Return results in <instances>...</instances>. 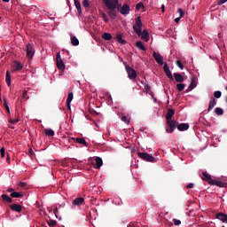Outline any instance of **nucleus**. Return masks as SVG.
Masks as SVG:
<instances>
[{"instance_id": "f257e3e1", "label": "nucleus", "mask_w": 227, "mask_h": 227, "mask_svg": "<svg viewBox=\"0 0 227 227\" xmlns=\"http://www.w3.org/2000/svg\"><path fill=\"white\" fill-rule=\"evenodd\" d=\"M105 6L107 8V15L110 17L113 20H116L117 12L116 8L118 9V4L113 2V0H103Z\"/></svg>"}, {"instance_id": "f03ea898", "label": "nucleus", "mask_w": 227, "mask_h": 227, "mask_svg": "<svg viewBox=\"0 0 227 227\" xmlns=\"http://www.w3.org/2000/svg\"><path fill=\"white\" fill-rule=\"evenodd\" d=\"M143 22L141 21L140 16L136 19V25L133 27L135 33L137 36H141V30H143Z\"/></svg>"}, {"instance_id": "7ed1b4c3", "label": "nucleus", "mask_w": 227, "mask_h": 227, "mask_svg": "<svg viewBox=\"0 0 227 227\" xmlns=\"http://www.w3.org/2000/svg\"><path fill=\"white\" fill-rule=\"evenodd\" d=\"M126 72L128 74L129 79L131 81L136 80V77H137V73L136 72V69L130 67V66L126 65L125 66Z\"/></svg>"}, {"instance_id": "20e7f679", "label": "nucleus", "mask_w": 227, "mask_h": 227, "mask_svg": "<svg viewBox=\"0 0 227 227\" xmlns=\"http://www.w3.org/2000/svg\"><path fill=\"white\" fill-rule=\"evenodd\" d=\"M138 157L145 160L146 162H155L156 159L152 154H148V153H138Z\"/></svg>"}, {"instance_id": "39448f33", "label": "nucleus", "mask_w": 227, "mask_h": 227, "mask_svg": "<svg viewBox=\"0 0 227 227\" xmlns=\"http://www.w3.org/2000/svg\"><path fill=\"white\" fill-rule=\"evenodd\" d=\"M167 124H168V127L167 129V132L168 134H173V132H175V129H176V126L178 125V121L168 120V121H167Z\"/></svg>"}, {"instance_id": "423d86ee", "label": "nucleus", "mask_w": 227, "mask_h": 227, "mask_svg": "<svg viewBox=\"0 0 227 227\" xmlns=\"http://www.w3.org/2000/svg\"><path fill=\"white\" fill-rule=\"evenodd\" d=\"M121 5H120V3L118 2L117 10L121 15H129V13H130V6L129 4H124L121 8Z\"/></svg>"}, {"instance_id": "0eeeda50", "label": "nucleus", "mask_w": 227, "mask_h": 227, "mask_svg": "<svg viewBox=\"0 0 227 227\" xmlns=\"http://www.w3.org/2000/svg\"><path fill=\"white\" fill-rule=\"evenodd\" d=\"M56 63L59 70H61V72H65V62H63V59H61V54L59 52L57 53Z\"/></svg>"}, {"instance_id": "6e6552de", "label": "nucleus", "mask_w": 227, "mask_h": 227, "mask_svg": "<svg viewBox=\"0 0 227 227\" xmlns=\"http://www.w3.org/2000/svg\"><path fill=\"white\" fill-rule=\"evenodd\" d=\"M26 52H27V58H28V59H33V57L35 56V47H33V44L31 43L27 44Z\"/></svg>"}, {"instance_id": "1a4fd4ad", "label": "nucleus", "mask_w": 227, "mask_h": 227, "mask_svg": "<svg viewBox=\"0 0 227 227\" xmlns=\"http://www.w3.org/2000/svg\"><path fill=\"white\" fill-rule=\"evenodd\" d=\"M153 57L154 58V59L158 63V65H160V67H162V65H164V57H162V55H160V53H159L157 51H153Z\"/></svg>"}, {"instance_id": "9d476101", "label": "nucleus", "mask_w": 227, "mask_h": 227, "mask_svg": "<svg viewBox=\"0 0 227 227\" xmlns=\"http://www.w3.org/2000/svg\"><path fill=\"white\" fill-rule=\"evenodd\" d=\"M163 70L167 75V77L170 80V81H173V74H171V70H169V66H168V63H165L164 64V67H163Z\"/></svg>"}, {"instance_id": "9b49d317", "label": "nucleus", "mask_w": 227, "mask_h": 227, "mask_svg": "<svg viewBox=\"0 0 227 227\" xmlns=\"http://www.w3.org/2000/svg\"><path fill=\"white\" fill-rule=\"evenodd\" d=\"M12 67L14 68L13 72H20V70H22V68H24V66L22 64H20V62H19V61H14L12 64Z\"/></svg>"}, {"instance_id": "f8f14e48", "label": "nucleus", "mask_w": 227, "mask_h": 227, "mask_svg": "<svg viewBox=\"0 0 227 227\" xmlns=\"http://www.w3.org/2000/svg\"><path fill=\"white\" fill-rule=\"evenodd\" d=\"M141 39L145 40V42H149L150 41V34H148V30H141Z\"/></svg>"}, {"instance_id": "ddd939ff", "label": "nucleus", "mask_w": 227, "mask_h": 227, "mask_svg": "<svg viewBox=\"0 0 227 227\" xmlns=\"http://www.w3.org/2000/svg\"><path fill=\"white\" fill-rule=\"evenodd\" d=\"M210 185H216V187H225L226 183L221 181V180H217V179H213V181H211V184Z\"/></svg>"}, {"instance_id": "4468645a", "label": "nucleus", "mask_w": 227, "mask_h": 227, "mask_svg": "<svg viewBox=\"0 0 227 227\" xmlns=\"http://www.w3.org/2000/svg\"><path fill=\"white\" fill-rule=\"evenodd\" d=\"M10 208L11 210H12V212H22V206H20V204H12L10 205Z\"/></svg>"}, {"instance_id": "2eb2a0df", "label": "nucleus", "mask_w": 227, "mask_h": 227, "mask_svg": "<svg viewBox=\"0 0 227 227\" xmlns=\"http://www.w3.org/2000/svg\"><path fill=\"white\" fill-rule=\"evenodd\" d=\"M84 203V198L79 197L73 200V205L74 207H80V205H82Z\"/></svg>"}, {"instance_id": "dca6fc26", "label": "nucleus", "mask_w": 227, "mask_h": 227, "mask_svg": "<svg viewBox=\"0 0 227 227\" xmlns=\"http://www.w3.org/2000/svg\"><path fill=\"white\" fill-rule=\"evenodd\" d=\"M72 139L74 141V143L83 145V146H88V143H86V140L83 137H73Z\"/></svg>"}, {"instance_id": "f3484780", "label": "nucleus", "mask_w": 227, "mask_h": 227, "mask_svg": "<svg viewBox=\"0 0 227 227\" xmlns=\"http://www.w3.org/2000/svg\"><path fill=\"white\" fill-rule=\"evenodd\" d=\"M202 175L204 176L202 178V180H205V182H207V184H209V185H210L214 180V179H212V176L209 174H207V172H202Z\"/></svg>"}, {"instance_id": "a211bd4d", "label": "nucleus", "mask_w": 227, "mask_h": 227, "mask_svg": "<svg viewBox=\"0 0 227 227\" xmlns=\"http://www.w3.org/2000/svg\"><path fill=\"white\" fill-rule=\"evenodd\" d=\"M217 106V101H215V98H212L209 101L208 108H207V113H210L214 107Z\"/></svg>"}, {"instance_id": "6ab92c4d", "label": "nucleus", "mask_w": 227, "mask_h": 227, "mask_svg": "<svg viewBox=\"0 0 227 227\" xmlns=\"http://www.w3.org/2000/svg\"><path fill=\"white\" fill-rule=\"evenodd\" d=\"M216 219H219V221H222V223H227V215L224 213L216 214Z\"/></svg>"}, {"instance_id": "aec40b11", "label": "nucleus", "mask_w": 227, "mask_h": 227, "mask_svg": "<svg viewBox=\"0 0 227 227\" xmlns=\"http://www.w3.org/2000/svg\"><path fill=\"white\" fill-rule=\"evenodd\" d=\"M177 130L184 132V130H189V123H181L177 125Z\"/></svg>"}, {"instance_id": "412c9836", "label": "nucleus", "mask_w": 227, "mask_h": 227, "mask_svg": "<svg viewBox=\"0 0 227 227\" xmlns=\"http://www.w3.org/2000/svg\"><path fill=\"white\" fill-rule=\"evenodd\" d=\"M173 116H175V110H173L172 108H168L166 114V120L169 121L171 120V118H173Z\"/></svg>"}, {"instance_id": "4be33fe9", "label": "nucleus", "mask_w": 227, "mask_h": 227, "mask_svg": "<svg viewBox=\"0 0 227 227\" xmlns=\"http://www.w3.org/2000/svg\"><path fill=\"white\" fill-rule=\"evenodd\" d=\"M4 203H13V200L8 194H2Z\"/></svg>"}, {"instance_id": "5701e85b", "label": "nucleus", "mask_w": 227, "mask_h": 227, "mask_svg": "<svg viewBox=\"0 0 227 227\" xmlns=\"http://www.w3.org/2000/svg\"><path fill=\"white\" fill-rule=\"evenodd\" d=\"M196 88V80L192 79L191 82V84L186 89V93H189V91H192Z\"/></svg>"}, {"instance_id": "b1692460", "label": "nucleus", "mask_w": 227, "mask_h": 227, "mask_svg": "<svg viewBox=\"0 0 227 227\" xmlns=\"http://www.w3.org/2000/svg\"><path fill=\"white\" fill-rule=\"evenodd\" d=\"M174 78L176 82H184V77L179 73H174Z\"/></svg>"}, {"instance_id": "393cba45", "label": "nucleus", "mask_w": 227, "mask_h": 227, "mask_svg": "<svg viewBox=\"0 0 227 227\" xmlns=\"http://www.w3.org/2000/svg\"><path fill=\"white\" fill-rule=\"evenodd\" d=\"M116 41L118 42V43H121V45H125V43H127V41L123 40L121 34L116 35Z\"/></svg>"}, {"instance_id": "a878e982", "label": "nucleus", "mask_w": 227, "mask_h": 227, "mask_svg": "<svg viewBox=\"0 0 227 227\" xmlns=\"http://www.w3.org/2000/svg\"><path fill=\"white\" fill-rule=\"evenodd\" d=\"M5 82L8 88H10L12 86V76L10 74V71L6 72Z\"/></svg>"}, {"instance_id": "bb28decb", "label": "nucleus", "mask_w": 227, "mask_h": 227, "mask_svg": "<svg viewBox=\"0 0 227 227\" xmlns=\"http://www.w3.org/2000/svg\"><path fill=\"white\" fill-rule=\"evenodd\" d=\"M95 160H96V168H97V169H100V168H102V164H104V161H102V158H100V157H97L96 159H95Z\"/></svg>"}, {"instance_id": "cd10ccee", "label": "nucleus", "mask_w": 227, "mask_h": 227, "mask_svg": "<svg viewBox=\"0 0 227 227\" xmlns=\"http://www.w3.org/2000/svg\"><path fill=\"white\" fill-rule=\"evenodd\" d=\"M11 198H24V193L13 192L11 193Z\"/></svg>"}, {"instance_id": "c85d7f7f", "label": "nucleus", "mask_w": 227, "mask_h": 227, "mask_svg": "<svg viewBox=\"0 0 227 227\" xmlns=\"http://www.w3.org/2000/svg\"><path fill=\"white\" fill-rule=\"evenodd\" d=\"M136 47H137V49H139L140 51H146V47H145V45H143V42H141V41H137L136 43Z\"/></svg>"}, {"instance_id": "c756f323", "label": "nucleus", "mask_w": 227, "mask_h": 227, "mask_svg": "<svg viewBox=\"0 0 227 227\" xmlns=\"http://www.w3.org/2000/svg\"><path fill=\"white\" fill-rule=\"evenodd\" d=\"M44 133L46 136H48V137H54V130L51 129H45Z\"/></svg>"}, {"instance_id": "7c9ffc66", "label": "nucleus", "mask_w": 227, "mask_h": 227, "mask_svg": "<svg viewBox=\"0 0 227 227\" xmlns=\"http://www.w3.org/2000/svg\"><path fill=\"white\" fill-rule=\"evenodd\" d=\"M71 43H72V45H74V47H77V45H79V39H77L76 36H72V37H71Z\"/></svg>"}, {"instance_id": "2f4dec72", "label": "nucleus", "mask_w": 227, "mask_h": 227, "mask_svg": "<svg viewBox=\"0 0 227 227\" xmlns=\"http://www.w3.org/2000/svg\"><path fill=\"white\" fill-rule=\"evenodd\" d=\"M215 113L217 114V116H223V114H224V110H223L221 107H216L215 109Z\"/></svg>"}, {"instance_id": "473e14b6", "label": "nucleus", "mask_w": 227, "mask_h": 227, "mask_svg": "<svg viewBox=\"0 0 227 227\" xmlns=\"http://www.w3.org/2000/svg\"><path fill=\"white\" fill-rule=\"evenodd\" d=\"M102 39L106 41L113 40V35L109 33H105L102 35Z\"/></svg>"}, {"instance_id": "72a5a7b5", "label": "nucleus", "mask_w": 227, "mask_h": 227, "mask_svg": "<svg viewBox=\"0 0 227 227\" xmlns=\"http://www.w3.org/2000/svg\"><path fill=\"white\" fill-rule=\"evenodd\" d=\"M74 6H75L78 13H82L81 2H79V0H74Z\"/></svg>"}, {"instance_id": "f704fd0d", "label": "nucleus", "mask_w": 227, "mask_h": 227, "mask_svg": "<svg viewBox=\"0 0 227 227\" xmlns=\"http://www.w3.org/2000/svg\"><path fill=\"white\" fill-rule=\"evenodd\" d=\"M184 88H185V84H184V83L176 84V89L178 90V91H184Z\"/></svg>"}, {"instance_id": "c9c22d12", "label": "nucleus", "mask_w": 227, "mask_h": 227, "mask_svg": "<svg viewBox=\"0 0 227 227\" xmlns=\"http://www.w3.org/2000/svg\"><path fill=\"white\" fill-rule=\"evenodd\" d=\"M4 106L8 114H10V106H8V100H6V98H4Z\"/></svg>"}, {"instance_id": "e433bc0d", "label": "nucleus", "mask_w": 227, "mask_h": 227, "mask_svg": "<svg viewBox=\"0 0 227 227\" xmlns=\"http://www.w3.org/2000/svg\"><path fill=\"white\" fill-rule=\"evenodd\" d=\"M222 95H223V93L221 92V90H216L214 92L215 98H221Z\"/></svg>"}, {"instance_id": "4c0bfd02", "label": "nucleus", "mask_w": 227, "mask_h": 227, "mask_svg": "<svg viewBox=\"0 0 227 227\" xmlns=\"http://www.w3.org/2000/svg\"><path fill=\"white\" fill-rule=\"evenodd\" d=\"M56 224H58V222H56V220L48 221V226L50 227H54Z\"/></svg>"}, {"instance_id": "58836bf2", "label": "nucleus", "mask_w": 227, "mask_h": 227, "mask_svg": "<svg viewBox=\"0 0 227 227\" xmlns=\"http://www.w3.org/2000/svg\"><path fill=\"white\" fill-rule=\"evenodd\" d=\"M72 100H74V93L73 92H69L67 98V102H72Z\"/></svg>"}, {"instance_id": "ea45409f", "label": "nucleus", "mask_w": 227, "mask_h": 227, "mask_svg": "<svg viewBox=\"0 0 227 227\" xmlns=\"http://www.w3.org/2000/svg\"><path fill=\"white\" fill-rule=\"evenodd\" d=\"M176 67H178V68H180V70H184V64H182V61L180 60L176 61Z\"/></svg>"}, {"instance_id": "a19ab883", "label": "nucleus", "mask_w": 227, "mask_h": 227, "mask_svg": "<svg viewBox=\"0 0 227 227\" xmlns=\"http://www.w3.org/2000/svg\"><path fill=\"white\" fill-rule=\"evenodd\" d=\"M178 13H179V18L182 19V17H184V15H185V12L183 11L182 8H179L177 10Z\"/></svg>"}, {"instance_id": "79ce46f5", "label": "nucleus", "mask_w": 227, "mask_h": 227, "mask_svg": "<svg viewBox=\"0 0 227 227\" xmlns=\"http://www.w3.org/2000/svg\"><path fill=\"white\" fill-rule=\"evenodd\" d=\"M121 121H124V123H127V125H129V123H130V121L129 120V118H127V116L123 115L121 117Z\"/></svg>"}, {"instance_id": "37998d69", "label": "nucleus", "mask_w": 227, "mask_h": 227, "mask_svg": "<svg viewBox=\"0 0 227 227\" xmlns=\"http://www.w3.org/2000/svg\"><path fill=\"white\" fill-rule=\"evenodd\" d=\"M0 153H1L2 159H4V157H5V155H6V152H5V150H4V147H2V148L0 149Z\"/></svg>"}, {"instance_id": "c03bdc74", "label": "nucleus", "mask_w": 227, "mask_h": 227, "mask_svg": "<svg viewBox=\"0 0 227 227\" xmlns=\"http://www.w3.org/2000/svg\"><path fill=\"white\" fill-rule=\"evenodd\" d=\"M173 223H174L175 226H180L182 224V221H180L178 219H173Z\"/></svg>"}, {"instance_id": "a18cd8bd", "label": "nucleus", "mask_w": 227, "mask_h": 227, "mask_svg": "<svg viewBox=\"0 0 227 227\" xmlns=\"http://www.w3.org/2000/svg\"><path fill=\"white\" fill-rule=\"evenodd\" d=\"M19 187H22V189H27V184L24 182H20Z\"/></svg>"}, {"instance_id": "49530a36", "label": "nucleus", "mask_w": 227, "mask_h": 227, "mask_svg": "<svg viewBox=\"0 0 227 227\" xmlns=\"http://www.w3.org/2000/svg\"><path fill=\"white\" fill-rule=\"evenodd\" d=\"M101 16L105 22H109V18H107V15L105 12H102Z\"/></svg>"}, {"instance_id": "de8ad7c7", "label": "nucleus", "mask_w": 227, "mask_h": 227, "mask_svg": "<svg viewBox=\"0 0 227 227\" xmlns=\"http://www.w3.org/2000/svg\"><path fill=\"white\" fill-rule=\"evenodd\" d=\"M141 8H145V4H143V3H138L136 6L137 10H141Z\"/></svg>"}, {"instance_id": "09e8293b", "label": "nucleus", "mask_w": 227, "mask_h": 227, "mask_svg": "<svg viewBox=\"0 0 227 227\" xmlns=\"http://www.w3.org/2000/svg\"><path fill=\"white\" fill-rule=\"evenodd\" d=\"M82 6H84V8H88V6H90V2L88 0H83Z\"/></svg>"}, {"instance_id": "8fccbe9b", "label": "nucleus", "mask_w": 227, "mask_h": 227, "mask_svg": "<svg viewBox=\"0 0 227 227\" xmlns=\"http://www.w3.org/2000/svg\"><path fill=\"white\" fill-rule=\"evenodd\" d=\"M22 98L27 99L29 98V97H27V90L23 91Z\"/></svg>"}, {"instance_id": "3c124183", "label": "nucleus", "mask_w": 227, "mask_h": 227, "mask_svg": "<svg viewBox=\"0 0 227 227\" xmlns=\"http://www.w3.org/2000/svg\"><path fill=\"white\" fill-rule=\"evenodd\" d=\"M128 227H139L136 223H130Z\"/></svg>"}, {"instance_id": "603ef678", "label": "nucleus", "mask_w": 227, "mask_h": 227, "mask_svg": "<svg viewBox=\"0 0 227 227\" xmlns=\"http://www.w3.org/2000/svg\"><path fill=\"white\" fill-rule=\"evenodd\" d=\"M192 187H194V184L190 183V184H188V185L186 186V189H192Z\"/></svg>"}, {"instance_id": "864d4df0", "label": "nucleus", "mask_w": 227, "mask_h": 227, "mask_svg": "<svg viewBox=\"0 0 227 227\" xmlns=\"http://www.w3.org/2000/svg\"><path fill=\"white\" fill-rule=\"evenodd\" d=\"M53 214L55 215L56 217H58V214H59L58 207H55L53 209Z\"/></svg>"}, {"instance_id": "5fc2aeb1", "label": "nucleus", "mask_w": 227, "mask_h": 227, "mask_svg": "<svg viewBox=\"0 0 227 227\" xmlns=\"http://www.w3.org/2000/svg\"><path fill=\"white\" fill-rule=\"evenodd\" d=\"M10 122L11 123H19V119H16V120L10 119Z\"/></svg>"}, {"instance_id": "6e6d98bb", "label": "nucleus", "mask_w": 227, "mask_h": 227, "mask_svg": "<svg viewBox=\"0 0 227 227\" xmlns=\"http://www.w3.org/2000/svg\"><path fill=\"white\" fill-rule=\"evenodd\" d=\"M145 89L146 90V91H150L151 87H150L149 84H145Z\"/></svg>"}, {"instance_id": "4d7b16f0", "label": "nucleus", "mask_w": 227, "mask_h": 227, "mask_svg": "<svg viewBox=\"0 0 227 227\" xmlns=\"http://www.w3.org/2000/svg\"><path fill=\"white\" fill-rule=\"evenodd\" d=\"M224 3H227V0H220L218 2V4L221 5V4H224Z\"/></svg>"}, {"instance_id": "13d9d810", "label": "nucleus", "mask_w": 227, "mask_h": 227, "mask_svg": "<svg viewBox=\"0 0 227 227\" xmlns=\"http://www.w3.org/2000/svg\"><path fill=\"white\" fill-rule=\"evenodd\" d=\"M29 155H30V157H33L35 155L33 149H29Z\"/></svg>"}, {"instance_id": "bf43d9fd", "label": "nucleus", "mask_w": 227, "mask_h": 227, "mask_svg": "<svg viewBox=\"0 0 227 227\" xmlns=\"http://www.w3.org/2000/svg\"><path fill=\"white\" fill-rule=\"evenodd\" d=\"M7 192H15V190L13 188H9L7 190Z\"/></svg>"}, {"instance_id": "052dcab7", "label": "nucleus", "mask_w": 227, "mask_h": 227, "mask_svg": "<svg viewBox=\"0 0 227 227\" xmlns=\"http://www.w3.org/2000/svg\"><path fill=\"white\" fill-rule=\"evenodd\" d=\"M180 19H182V18H180V17L176 18V19H175V22H176V24H178V23L180 22Z\"/></svg>"}, {"instance_id": "680f3d73", "label": "nucleus", "mask_w": 227, "mask_h": 227, "mask_svg": "<svg viewBox=\"0 0 227 227\" xmlns=\"http://www.w3.org/2000/svg\"><path fill=\"white\" fill-rule=\"evenodd\" d=\"M166 11V6H164V4L161 5V12L162 13H164V12Z\"/></svg>"}, {"instance_id": "e2e57ef3", "label": "nucleus", "mask_w": 227, "mask_h": 227, "mask_svg": "<svg viewBox=\"0 0 227 227\" xmlns=\"http://www.w3.org/2000/svg\"><path fill=\"white\" fill-rule=\"evenodd\" d=\"M6 161L8 162V164H10V154H8V153H7Z\"/></svg>"}, {"instance_id": "0e129e2a", "label": "nucleus", "mask_w": 227, "mask_h": 227, "mask_svg": "<svg viewBox=\"0 0 227 227\" xmlns=\"http://www.w3.org/2000/svg\"><path fill=\"white\" fill-rule=\"evenodd\" d=\"M72 102H68V101H67V109H70V104H71Z\"/></svg>"}, {"instance_id": "69168bd1", "label": "nucleus", "mask_w": 227, "mask_h": 227, "mask_svg": "<svg viewBox=\"0 0 227 227\" xmlns=\"http://www.w3.org/2000/svg\"><path fill=\"white\" fill-rule=\"evenodd\" d=\"M4 3H10V0H2Z\"/></svg>"}, {"instance_id": "338daca9", "label": "nucleus", "mask_w": 227, "mask_h": 227, "mask_svg": "<svg viewBox=\"0 0 227 227\" xmlns=\"http://www.w3.org/2000/svg\"><path fill=\"white\" fill-rule=\"evenodd\" d=\"M118 1H119V0H113V2L115 3V4H118Z\"/></svg>"}, {"instance_id": "774afa93", "label": "nucleus", "mask_w": 227, "mask_h": 227, "mask_svg": "<svg viewBox=\"0 0 227 227\" xmlns=\"http://www.w3.org/2000/svg\"><path fill=\"white\" fill-rule=\"evenodd\" d=\"M225 102L227 103V96L225 97Z\"/></svg>"}]
</instances>
